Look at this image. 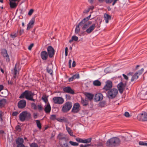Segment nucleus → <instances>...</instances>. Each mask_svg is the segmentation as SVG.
<instances>
[{
  "label": "nucleus",
  "mask_w": 147,
  "mask_h": 147,
  "mask_svg": "<svg viewBox=\"0 0 147 147\" xmlns=\"http://www.w3.org/2000/svg\"><path fill=\"white\" fill-rule=\"evenodd\" d=\"M66 98L67 100H70L71 99V96L68 94H66Z\"/></svg>",
  "instance_id": "nucleus-54"
},
{
  "label": "nucleus",
  "mask_w": 147,
  "mask_h": 147,
  "mask_svg": "<svg viewBox=\"0 0 147 147\" xmlns=\"http://www.w3.org/2000/svg\"><path fill=\"white\" fill-rule=\"evenodd\" d=\"M72 103L70 102H67L63 105L61 111L63 113H66L69 111L71 108Z\"/></svg>",
  "instance_id": "nucleus-5"
},
{
  "label": "nucleus",
  "mask_w": 147,
  "mask_h": 147,
  "mask_svg": "<svg viewBox=\"0 0 147 147\" xmlns=\"http://www.w3.org/2000/svg\"><path fill=\"white\" fill-rule=\"evenodd\" d=\"M86 96L87 98L90 100H91L92 99L93 97V95L90 93H86Z\"/></svg>",
  "instance_id": "nucleus-29"
},
{
  "label": "nucleus",
  "mask_w": 147,
  "mask_h": 147,
  "mask_svg": "<svg viewBox=\"0 0 147 147\" xmlns=\"http://www.w3.org/2000/svg\"><path fill=\"white\" fill-rule=\"evenodd\" d=\"M34 45V44L33 43H32L28 47V49L30 50L31 49L32 47H33Z\"/></svg>",
  "instance_id": "nucleus-55"
},
{
  "label": "nucleus",
  "mask_w": 147,
  "mask_h": 147,
  "mask_svg": "<svg viewBox=\"0 0 147 147\" xmlns=\"http://www.w3.org/2000/svg\"><path fill=\"white\" fill-rule=\"evenodd\" d=\"M118 90L121 94H122L124 89L125 86L124 84L122 82H121L117 85Z\"/></svg>",
  "instance_id": "nucleus-12"
},
{
  "label": "nucleus",
  "mask_w": 147,
  "mask_h": 147,
  "mask_svg": "<svg viewBox=\"0 0 147 147\" xmlns=\"http://www.w3.org/2000/svg\"><path fill=\"white\" fill-rule=\"evenodd\" d=\"M24 142L23 139L20 138H18L16 140V143L17 144H23Z\"/></svg>",
  "instance_id": "nucleus-24"
},
{
  "label": "nucleus",
  "mask_w": 147,
  "mask_h": 147,
  "mask_svg": "<svg viewBox=\"0 0 147 147\" xmlns=\"http://www.w3.org/2000/svg\"><path fill=\"white\" fill-rule=\"evenodd\" d=\"M51 110V107L49 103L47 104V105L46 106L45 108V111L46 113H49Z\"/></svg>",
  "instance_id": "nucleus-20"
},
{
  "label": "nucleus",
  "mask_w": 147,
  "mask_h": 147,
  "mask_svg": "<svg viewBox=\"0 0 147 147\" xmlns=\"http://www.w3.org/2000/svg\"><path fill=\"white\" fill-rule=\"evenodd\" d=\"M16 129L18 131H20L21 130L20 126L19 125H17L16 127Z\"/></svg>",
  "instance_id": "nucleus-46"
},
{
  "label": "nucleus",
  "mask_w": 147,
  "mask_h": 147,
  "mask_svg": "<svg viewBox=\"0 0 147 147\" xmlns=\"http://www.w3.org/2000/svg\"><path fill=\"white\" fill-rule=\"evenodd\" d=\"M72 40H73V41H77L78 39V37H77V36H75V35H74L72 37Z\"/></svg>",
  "instance_id": "nucleus-43"
},
{
  "label": "nucleus",
  "mask_w": 147,
  "mask_h": 147,
  "mask_svg": "<svg viewBox=\"0 0 147 147\" xmlns=\"http://www.w3.org/2000/svg\"><path fill=\"white\" fill-rule=\"evenodd\" d=\"M123 77H124V79H126V80H127L128 79V77L126 75H125V74H123Z\"/></svg>",
  "instance_id": "nucleus-60"
},
{
  "label": "nucleus",
  "mask_w": 147,
  "mask_h": 147,
  "mask_svg": "<svg viewBox=\"0 0 147 147\" xmlns=\"http://www.w3.org/2000/svg\"><path fill=\"white\" fill-rule=\"evenodd\" d=\"M6 102L5 99H3L0 100V107H2L4 106Z\"/></svg>",
  "instance_id": "nucleus-25"
},
{
  "label": "nucleus",
  "mask_w": 147,
  "mask_h": 147,
  "mask_svg": "<svg viewBox=\"0 0 147 147\" xmlns=\"http://www.w3.org/2000/svg\"><path fill=\"white\" fill-rule=\"evenodd\" d=\"M81 103L83 106H86L88 104V101L82 98Z\"/></svg>",
  "instance_id": "nucleus-28"
},
{
  "label": "nucleus",
  "mask_w": 147,
  "mask_h": 147,
  "mask_svg": "<svg viewBox=\"0 0 147 147\" xmlns=\"http://www.w3.org/2000/svg\"><path fill=\"white\" fill-rule=\"evenodd\" d=\"M36 122L37 127H38L40 129H41V126L39 120H36Z\"/></svg>",
  "instance_id": "nucleus-39"
},
{
  "label": "nucleus",
  "mask_w": 147,
  "mask_h": 147,
  "mask_svg": "<svg viewBox=\"0 0 147 147\" xmlns=\"http://www.w3.org/2000/svg\"><path fill=\"white\" fill-rule=\"evenodd\" d=\"M66 129L67 130V132L68 134L72 136H74V135H73V131L72 130L70 129V128L68 127L66 125Z\"/></svg>",
  "instance_id": "nucleus-23"
},
{
  "label": "nucleus",
  "mask_w": 147,
  "mask_h": 147,
  "mask_svg": "<svg viewBox=\"0 0 147 147\" xmlns=\"http://www.w3.org/2000/svg\"><path fill=\"white\" fill-rule=\"evenodd\" d=\"M47 50L49 57H52L54 54V49L51 46H49L48 47Z\"/></svg>",
  "instance_id": "nucleus-10"
},
{
  "label": "nucleus",
  "mask_w": 147,
  "mask_h": 147,
  "mask_svg": "<svg viewBox=\"0 0 147 147\" xmlns=\"http://www.w3.org/2000/svg\"><path fill=\"white\" fill-rule=\"evenodd\" d=\"M92 140V138H90L86 139H84L82 140V143H88L91 142Z\"/></svg>",
  "instance_id": "nucleus-37"
},
{
  "label": "nucleus",
  "mask_w": 147,
  "mask_h": 147,
  "mask_svg": "<svg viewBox=\"0 0 147 147\" xmlns=\"http://www.w3.org/2000/svg\"><path fill=\"white\" fill-rule=\"evenodd\" d=\"M56 116L55 115H52L50 117V119L52 120H54L56 119Z\"/></svg>",
  "instance_id": "nucleus-47"
},
{
  "label": "nucleus",
  "mask_w": 147,
  "mask_h": 147,
  "mask_svg": "<svg viewBox=\"0 0 147 147\" xmlns=\"http://www.w3.org/2000/svg\"><path fill=\"white\" fill-rule=\"evenodd\" d=\"M2 54L3 57L6 59L7 61H9V56L6 50L4 49L2 51Z\"/></svg>",
  "instance_id": "nucleus-15"
},
{
  "label": "nucleus",
  "mask_w": 147,
  "mask_h": 147,
  "mask_svg": "<svg viewBox=\"0 0 147 147\" xmlns=\"http://www.w3.org/2000/svg\"><path fill=\"white\" fill-rule=\"evenodd\" d=\"M103 95L101 93H98L95 95V99L98 101L101 100L103 98Z\"/></svg>",
  "instance_id": "nucleus-17"
},
{
  "label": "nucleus",
  "mask_w": 147,
  "mask_h": 147,
  "mask_svg": "<svg viewBox=\"0 0 147 147\" xmlns=\"http://www.w3.org/2000/svg\"><path fill=\"white\" fill-rule=\"evenodd\" d=\"M124 115L125 116L127 117H129L130 116L129 113L128 112H125V113Z\"/></svg>",
  "instance_id": "nucleus-51"
},
{
  "label": "nucleus",
  "mask_w": 147,
  "mask_h": 147,
  "mask_svg": "<svg viewBox=\"0 0 147 147\" xmlns=\"http://www.w3.org/2000/svg\"><path fill=\"white\" fill-rule=\"evenodd\" d=\"M42 99L45 103L48 104V103H49L48 102L47 97L46 95H43L42 97Z\"/></svg>",
  "instance_id": "nucleus-35"
},
{
  "label": "nucleus",
  "mask_w": 147,
  "mask_h": 147,
  "mask_svg": "<svg viewBox=\"0 0 147 147\" xmlns=\"http://www.w3.org/2000/svg\"><path fill=\"white\" fill-rule=\"evenodd\" d=\"M35 22L34 18H32L27 25V29L29 30L33 26Z\"/></svg>",
  "instance_id": "nucleus-18"
},
{
  "label": "nucleus",
  "mask_w": 147,
  "mask_h": 147,
  "mask_svg": "<svg viewBox=\"0 0 147 147\" xmlns=\"http://www.w3.org/2000/svg\"><path fill=\"white\" fill-rule=\"evenodd\" d=\"M79 78V74H75L73 75L69 79V82H71L73 81L74 80L76 79H78Z\"/></svg>",
  "instance_id": "nucleus-22"
},
{
  "label": "nucleus",
  "mask_w": 147,
  "mask_h": 147,
  "mask_svg": "<svg viewBox=\"0 0 147 147\" xmlns=\"http://www.w3.org/2000/svg\"><path fill=\"white\" fill-rule=\"evenodd\" d=\"M112 87V82L109 81H107L106 82V84L103 88V89L106 90H109L111 89Z\"/></svg>",
  "instance_id": "nucleus-9"
},
{
  "label": "nucleus",
  "mask_w": 147,
  "mask_h": 147,
  "mask_svg": "<svg viewBox=\"0 0 147 147\" xmlns=\"http://www.w3.org/2000/svg\"><path fill=\"white\" fill-rule=\"evenodd\" d=\"M31 106L34 109H36V106L34 103H32L31 104Z\"/></svg>",
  "instance_id": "nucleus-50"
},
{
  "label": "nucleus",
  "mask_w": 147,
  "mask_h": 147,
  "mask_svg": "<svg viewBox=\"0 0 147 147\" xmlns=\"http://www.w3.org/2000/svg\"><path fill=\"white\" fill-rule=\"evenodd\" d=\"M16 147H25V146L23 144H18Z\"/></svg>",
  "instance_id": "nucleus-53"
},
{
  "label": "nucleus",
  "mask_w": 147,
  "mask_h": 147,
  "mask_svg": "<svg viewBox=\"0 0 147 147\" xmlns=\"http://www.w3.org/2000/svg\"><path fill=\"white\" fill-rule=\"evenodd\" d=\"M96 27V24H93L90 26L86 30V32L88 34L90 33L94 30Z\"/></svg>",
  "instance_id": "nucleus-14"
},
{
  "label": "nucleus",
  "mask_w": 147,
  "mask_h": 147,
  "mask_svg": "<svg viewBox=\"0 0 147 147\" xmlns=\"http://www.w3.org/2000/svg\"><path fill=\"white\" fill-rule=\"evenodd\" d=\"M18 114V113L16 111L12 113V115L13 116H16Z\"/></svg>",
  "instance_id": "nucleus-57"
},
{
  "label": "nucleus",
  "mask_w": 147,
  "mask_h": 147,
  "mask_svg": "<svg viewBox=\"0 0 147 147\" xmlns=\"http://www.w3.org/2000/svg\"><path fill=\"white\" fill-rule=\"evenodd\" d=\"M38 114L37 113H34L33 114L34 117L35 119H36L37 117Z\"/></svg>",
  "instance_id": "nucleus-58"
},
{
  "label": "nucleus",
  "mask_w": 147,
  "mask_h": 147,
  "mask_svg": "<svg viewBox=\"0 0 147 147\" xmlns=\"http://www.w3.org/2000/svg\"><path fill=\"white\" fill-rule=\"evenodd\" d=\"M63 91L65 92L70 93L71 94H74V92L71 87L69 86L64 87L63 89Z\"/></svg>",
  "instance_id": "nucleus-13"
},
{
  "label": "nucleus",
  "mask_w": 147,
  "mask_h": 147,
  "mask_svg": "<svg viewBox=\"0 0 147 147\" xmlns=\"http://www.w3.org/2000/svg\"><path fill=\"white\" fill-rule=\"evenodd\" d=\"M90 145V144H81L80 145V147H87L89 146Z\"/></svg>",
  "instance_id": "nucleus-52"
},
{
  "label": "nucleus",
  "mask_w": 147,
  "mask_h": 147,
  "mask_svg": "<svg viewBox=\"0 0 147 147\" xmlns=\"http://www.w3.org/2000/svg\"><path fill=\"white\" fill-rule=\"evenodd\" d=\"M89 10L88 9L87 10H85L83 12L84 13H87L89 12Z\"/></svg>",
  "instance_id": "nucleus-64"
},
{
  "label": "nucleus",
  "mask_w": 147,
  "mask_h": 147,
  "mask_svg": "<svg viewBox=\"0 0 147 147\" xmlns=\"http://www.w3.org/2000/svg\"><path fill=\"white\" fill-rule=\"evenodd\" d=\"M19 118L20 120L22 122L25 120L28 121L31 118V115L27 111H23L20 113Z\"/></svg>",
  "instance_id": "nucleus-4"
},
{
  "label": "nucleus",
  "mask_w": 147,
  "mask_h": 147,
  "mask_svg": "<svg viewBox=\"0 0 147 147\" xmlns=\"http://www.w3.org/2000/svg\"><path fill=\"white\" fill-rule=\"evenodd\" d=\"M47 72L50 74H52L53 70L51 69L47 68Z\"/></svg>",
  "instance_id": "nucleus-45"
},
{
  "label": "nucleus",
  "mask_w": 147,
  "mask_h": 147,
  "mask_svg": "<svg viewBox=\"0 0 147 147\" xmlns=\"http://www.w3.org/2000/svg\"><path fill=\"white\" fill-rule=\"evenodd\" d=\"M14 77L16 78V76L17 74H18L19 69L17 68V65L16 64L15 66L14 69Z\"/></svg>",
  "instance_id": "nucleus-26"
},
{
  "label": "nucleus",
  "mask_w": 147,
  "mask_h": 147,
  "mask_svg": "<svg viewBox=\"0 0 147 147\" xmlns=\"http://www.w3.org/2000/svg\"><path fill=\"white\" fill-rule=\"evenodd\" d=\"M138 75H137L135 73L132 76L131 79V81L133 82L137 80L138 78Z\"/></svg>",
  "instance_id": "nucleus-32"
},
{
  "label": "nucleus",
  "mask_w": 147,
  "mask_h": 147,
  "mask_svg": "<svg viewBox=\"0 0 147 147\" xmlns=\"http://www.w3.org/2000/svg\"><path fill=\"white\" fill-rule=\"evenodd\" d=\"M30 147H38V145L35 143L31 144L30 145Z\"/></svg>",
  "instance_id": "nucleus-44"
},
{
  "label": "nucleus",
  "mask_w": 147,
  "mask_h": 147,
  "mask_svg": "<svg viewBox=\"0 0 147 147\" xmlns=\"http://www.w3.org/2000/svg\"><path fill=\"white\" fill-rule=\"evenodd\" d=\"M26 104V102L25 100L23 99L20 100L18 103V107L20 109H22L24 108Z\"/></svg>",
  "instance_id": "nucleus-11"
},
{
  "label": "nucleus",
  "mask_w": 147,
  "mask_h": 147,
  "mask_svg": "<svg viewBox=\"0 0 147 147\" xmlns=\"http://www.w3.org/2000/svg\"><path fill=\"white\" fill-rule=\"evenodd\" d=\"M94 8V7L93 6H90L89 8H88V9L89 10H92Z\"/></svg>",
  "instance_id": "nucleus-62"
},
{
  "label": "nucleus",
  "mask_w": 147,
  "mask_h": 147,
  "mask_svg": "<svg viewBox=\"0 0 147 147\" xmlns=\"http://www.w3.org/2000/svg\"><path fill=\"white\" fill-rule=\"evenodd\" d=\"M82 26V29L83 30H86L89 27L88 24L87 23H86V22L83 24Z\"/></svg>",
  "instance_id": "nucleus-36"
},
{
  "label": "nucleus",
  "mask_w": 147,
  "mask_h": 147,
  "mask_svg": "<svg viewBox=\"0 0 147 147\" xmlns=\"http://www.w3.org/2000/svg\"><path fill=\"white\" fill-rule=\"evenodd\" d=\"M144 71L143 68H142L138 72H136V73L137 75H138V76L141 74Z\"/></svg>",
  "instance_id": "nucleus-41"
},
{
  "label": "nucleus",
  "mask_w": 147,
  "mask_h": 147,
  "mask_svg": "<svg viewBox=\"0 0 147 147\" xmlns=\"http://www.w3.org/2000/svg\"><path fill=\"white\" fill-rule=\"evenodd\" d=\"M118 93V91L116 88H113L109 90L107 94V97L109 99L115 98Z\"/></svg>",
  "instance_id": "nucleus-3"
},
{
  "label": "nucleus",
  "mask_w": 147,
  "mask_h": 147,
  "mask_svg": "<svg viewBox=\"0 0 147 147\" xmlns=\"http://www.w3.org/2000/svg\"><path fill=\"white\" fill-rule=\"evenodd\" d=\"M40 55L41 58L43 60H46L47 59L48 54L46 51H42Z\"/></svg>",
  "instance_id": "nucleus-16"
},
{
  "label": "nucleus",
  "mask_w": 147,
  "mask_h": 147,
  "mask_svg": "<svg viewBox=\"0 0 147 147\" xmlns=\"http://www.w3.org/2000/svg\"><path fill=\"white\" fill-rule=\"evenodd\" d=\"M93 84L94 86H99L101 84V82L98 80H96L94 81Z\"/></svg>",
  "instance_id": "nucleus-27"
},
{
  "label": "nucleus",
  "mask_w": 147,
  "mask_h": 147,
  "mask_svg": "<svg viewBox=\"0 0 147 147\" xmlns=\"http://www.w3.org/2000/svg\"><path fill=\"white\" fill-rule=\"evenodd\" d=\"M57 120L58 121H59L60 122H66V119L64 117L58 118L57 119Z\"/></svg>",
  "instance_id": "nucleus-38"
},
{
  "label": "nucleus",
  "mask_w": 147,
  "mask_h": 147,
  "mask_svg": "<svg viewBox=\"0 0 147 147\" xmlns=\"http://www.w3.org/2000/svg\"><path fill=\"white\" fill-rule=\"evenodd\" d=\"M83 139L79 138H77L76 139V140L79 142L82 143Z\"/></svg>",
  "instance_id": "nucleus-48"
},
{
  "label": "nucleus",
  "mask_w": 147,
  "mask_h": 147,
  "mask_svg": "<svg viewBox=\"0 0 147 147\" xmlns=\"http://www.w3.org/2000/svg\"><path fill=\"white\" fill-rule=\"evenodd\" d=\"M69 143L73 146H78V144L77 142H74L72 141H70L69 142Z\"/></svg>",
  "instance_id": "nucleus-40"
},
{
  "label": "nucleus",
  "mask_w": 147,
  "mask_h": 147,
  "mask_svg": "<svg viewBox=\"0 0 147 147\" xmlns=\"http://www.w3.org/2000/svg\"><path fill=\"white\" fill-rule=\"evenodd\" d=\"M84 24L83 23H81V21L79 23L78 25L76 26L75 31V33L76 34H78L80 32V28H79V26H82Z\"/></svg>",
  "instance_id": "nucleus-19"
},
{
  "label": "nucleus",
  "mask_w": 147,
  "mask_h": 147,
  "mask_svg": "<svg viewBox=\"0 0 147 147\" xmlns=\"http://www.w3.org/2000/svg\"><path fill=\"white\" fill-rule=\"evenodd\" d=\"M119 0H113V2L112 4V5H114L116 3L117 1H118Z\"/></svg>",
  "instance_id": "nucleus-59"
},
{
  "label": "nucleus",
  "mask_w": 147,
  "mask_h": 147,
  "mask_svg": "<svg viewBox=\"0 0 147 147\" xmlns=\"http://www.w3.org/2000/svg\"><path fill=\"white\" fill-rule=\"evenodd\" d=\"M139 144L140 145L147 146V143L143 141L139 142Z\"/></svg>",
  "instance_id": "nucleus-42"
},
{
  "label": "nucleus",
  "mask_w": 147,
  "mask_h": 147,
  "mask_svg": "<svg viewBox=\"0 0 147 147\" xmlns=\"http://www.w3.org/2000/svg\"><path fill=\"white\" fill-rule=\"evenodd\" d=\"M91 16V15L90 14L88 17L84 18L83 20L81 21V23H83L84 24L86 22L88 21L90 19V17Z\"/></svg>",
  "instance_id": "nucleus-31"
},
{
  "label": "nucleus",
  "mask_w": 147,
  "mask_h": 147,
  "mask_svg": "<svg viewBox=\"0 0 147 147\" xmlns=\"http://www.w3.org/2000/svg\"><path fill=\"white\" fill-rule=\"evenodd\" d=\"M34 95L35 94L32 92L26 90L21 94L19 98H24L25 97L27 100L34 101L35 100L33 98Z\"/></svg>",
  "instance_id": "nucleus-2"
},
{
  "label": "nucleus",
  "mask_w": 147,
  "mask_h": 147,
  "mask_svg": "<svg viewBox=\"0 0 147 147\" xmlns=\"http://www.w3.org/2000/svg\"><path fill=\"white\" fill-rule=\"evenodd\" d=\"M58 138L59 140L65 139V136L63 134L60 133L57 137Z\"/></svg>",
  "instance_id": "nucleus-30"
},
{
  "label": "nucleus",
  "mask_w": 147,
  "mask_h": 147,
  "mask_svg": "<svg viewBox=\"0 0 147 147\" xmlns=\"http://www.w3.org/2000/svg\"><path fill=\"white\" fill-rule=\"evenodd\" d=\"M80 105L78 103H76L74 104L71 111L73 113H77L80 111Z\"/></svg>",
  "instance_id": "nucleus-8"
},
{
  "label": "nucleus",
  "mask_w": 147,
  "mask_h": 147,
  "mask_svg": "<svg viewBox=\"0 0 147 147\" xmlns=\"http://www.w3.org/2000/svg\"><path fill=\"white\" fill-rule=\"evenodd\" d=\"M113 0H106V2L107 3H111L113 1Z\"/></svg>",
  "instance_id": "nucleus-56"
},
{
  "label": "nucleus",
  "mask_w": 147,
  "mask_h": 147,
  "mask_svg": "<svg viewBox=\"0 0 147 147\" xmlns=\"http://www.w3.org/2000/svg\"><path fill=\"white\" fill-rule=\"evenodd\" d=\"M137 118L140 121H147V113L144 112L139 114L137 116Z\"/></svg>",
  "instance_id": "nucleus-6"
},
{
  "label": "nucleus",
  "mask_w": 147,
  "mask_h": 147,
  "mask_svg": "<svg viewBox=\"0 0 147 147\" xmlns=\"http://www.w3.org/2000/svg\"><path fill=\"white\" fill-rule=\"evenodd\" d=\"M33 11H34V10L33 9H30L28 13V15L29 16H31L32 15V14L33 12Z\"/></svg>",
  "instance_id": "nucleus-49"
},
{
  "label": "nucleus",
  "mask_w": 147,
  "mask_h": 147,
  "mask_svg": "<svg viewBox=\"0 0 147 147\" xmlns=\"http://www.w3.org/2000/svg\"><path fill=\"white\" fill-rule=\"evenodd\" d=\"M111 18V16L107 14H105L104 15V18L105 20V22L107 23H108L109 20H110Z\"/></svg>",
  "instance_id": "nucleus-21"
},
{
  "label": "nucleus",
  "mask_w": 147,
  "mask_h": 147,
  "mask_svg": "<svg viewBox=\"0 0 147 147\" xmlns=\"http://www.w3.org/2000/svg\"><path fill=\"white\" fill-rule=\"evenodd\" d=\"M53 100L55 104H62L64 102V99L62 97H54L53 98Z\"/></svg>",
  "instance_id": "nucleus-7"
},
{
  "label": "nucleus",
  "mask_w": 147,
  "mask_h": 147,
  "mask_svg": "<svg viewBox=\"0 0 147 147\" xmlns=\"http://www.w3.org/2000/svg\"><path fill=\"white\" fill-rule=\"evenodd\" d=\"M60 144L61 147H71L67 142L63 143L62 142H61Z\"/></svg>",
  "instance_id": "nucleus-33"
},
{
  "label": "nucleus",
  "mask_w": 147,
  "mask_h": 147,
  "mask_svg": "<svg viewBox=\"0 0 147 147\" xmlns=\"http://www.w3.org/2000/svg\"><path fill=\"white\" fill-rule=\"evenodd\" d=\"M3 86L2 85H0V91L3 89Z\"/></svg>",
  "instance_id": "nucleus-63"
},
{
  "label": "nucleus",
  "mask_w": 147,
  "mask_h": 147,
  "mask_svg": "<svg viewBox=\"0 0 147 147\" xmlns=\"http://www.w3.org/2000/svg\"><path fill=\"white\" fill-rule=\"evenodd\" d=\"M10 7L11 8H14L16 7L17 6V4L15 2H13L12 1L10 2Z\"/></svg>",
  "instance_id": "nucleus-34"
},
{
  "label": "nucleus",
  "mask_w": 147,
  "mask_h": 147,
  "mask_svg": "<svg viewBox=\"0 0 147 147\" xmlns=\"http://www.w3.org/2000/svg\"><path fill=\"white\" fill-rule=\"evenodd\" d=\"M121 143L120 139L117 137H113L108 140L106 143V146L108 147H116Z\"/></svg>",
  "instance_id": "nucleus-1"
},
{
  "label": "nucleus",
  "mask_w": 147,
  "mask_h": 147,
  "mask_svg": "<svg viewBox=\"0 0 147 147\" xmlns=\"http://www.w3.org/2000/svg\"><path fill=\"white\" fill-rule=\"evenodd\" d=\"M72 62V61L71 60V59H70L69 61V68H70L71 67V63Z\"/></svg>",
  "instance_id": "nucleus-61"
}]
</instances>
